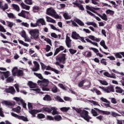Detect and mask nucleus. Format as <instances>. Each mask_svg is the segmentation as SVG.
Here are the masks:
<instances>
[{
	"label": "nucleus",
	"instance_id": "obj_44",
	"mask_svg": "<svg viewBox=\"0 0 124 124\" xmlns=\"http://www.w3.org/2000/svg\"><path fill=\"white\" fill-rule=\"evenodd\" d=\"M30 26H31V28H36V27L39 26L38 23L37 22V20H36V22L35 23L31 22L30 24Z\"/></svg>",
	"mask_w": 124,
	"mask_h": 124
},
{
	"label": "nucleus",
	"instance_id": "obj_1",
	"mask_svg": "<svg viewBox=\"0 0 124 124\" xmlns=\"http://www.w3.org/2000/svg\"><path fill=\"white\" fill-rule=\"evenodd\" d=\"M34 75H35V76L38 77L39 79L42 80H38L37 81V83L39 85V86H40L43 91H45L46 92L50 91V89L47 88V86H48V84H49V81L48 79L45 78L43 79V77L42 76V75H41V74L34 73Z\"/></svg>",
	"mask_w": 124,
	"mask_h": 124
},
{
	"label": "nucleus",
	"instance_id": "obj_40",
	"mask_svg": "<svg viewBox=\"0 0 124 124\" xmlns=\"http://www.w3.org/2000/svg\"><path fill=\"white\" fill-rule=\"evenodd\" d=\"M18 42L20 43V44H22V45H23V46H25V47H29V46H30V45L25 43L24 41L21 40H18Z\"/></svg>",
	"mask_w": 124,
	"mask_h": 124
},
{
	"label": "nucleus",
	"instance_id": "obj_16",
	"mask_svg": "<svg viewBox=\"0 0 124 124\" xmlns=\"http://www.w3.org/2000/svg\"><path fill=\"white\" fill-rule=\"evenodd\" d=\"M5 92L8 93L14 94V93H15V89H14V87L11 86L8 89H6Z\"/></svg>",
	"mask_w": 124,
	"mask_h": 124
},
{
	"label": "nucleus",
	"instance_id": "obj_26",
	"mask_svg": "<svg viewBox=\"0 0 124 124\" xmlns=\"http://www.w3.org/2000/svg\"><path fill=\"white\" fill-rule=\"evenodd\" d=\"M96 110H98V112L99 113H102V114H103V115H110L111 114V112L110 111H104V110H100L98 108H95Z\"/></svg>",
	"mask_w": 124,
	"mask_h": 124
},
{
	"label": "nucleus",
	"instance_id": "obj_37",
	"mask_svg": "<svg viewBox=\"0 0 124 124\" xmlns=\"http://www.w3.org/2000/svg\"><path fill=\"white\" fill-rule=\"evenodd\" d=\"M62 112H67L68 110H70V107H62L60 108Z\"/></svg>",
	"mask_w": 124,
	"mask_h": 124
},
{
	"label": "nucleus",
	"instance_id": "obj_47",
	"mask_svg": "<svg viewBox=\"0 0 124 124\" xmlns=\"http://www.w3.org/2000/svg\"><path fill=\"white\" fill-rule=\"evenodd\" d=\"M37 118L38 119H44V118H45V115L42 113H39L37 114Z\"/></svg>",
	"mask_w": 124,
	"mask_h": 124
},
{
	"label": "nucleus",
	"instance_id": "obj_59",
	"mask_svg": "<svg viewBox=\"0 0 124 124\" xmlns=\"http://www.w3.org/2000/svg\"><path fill=\"white\" fill-rule=\"evenodd\" d=\"M24 38L25 39V42H31V39H30V37H29L28 36H26L24 37Z\"/></svg>",
	"mask_w": 124,
	"mask_h": 124
},
{
	"label": "nucleus",
	"instance_id": "obj_36",
	"mask_svg": "<svg viewBox=\"0 0 124 124\" xmlns=\"http://www.w3.org/2000/svg\"><path fill=\"white\" fill-rule=\"evenodd\" d=\"M13 110H14V112H16V113H20L21 112V107L18 106L17 107L13 108Z\"/></svg>",
	"mask_w": 124,
	"mask_h": 124
},
{
	"label": "nucleus",
	"instance_id": "obj_27",
	"mask_svg": "<svg viewBox=\"0 0 124 124\" xmlns=\"http://www.w3.org/2000/svg\"><path fill=\"white\" fill-rule=\"evenodd\" d=\"M20 5L23 9H25L26 10H30V8H31V6L25 4L24 3H21Z\"/></svg>",
	"mask_w": 124,
	"mask_h": 124
},
{
	"label": "nucleus",
	"instance_id": "obj_4",
	"mask_svg": "<svg viewBox=\"0 0 124 124\" xmlns=\"http://www.w3.org/2000/svg\"><path fill=\"white\" fill-rule=\"evenodd\" d=\"M46 14L47 15H49V16H51V17H53L55 19H61L62 16H59L55 11V10L53 9V8H49L46 10Z\"/></svg>",
	"mask_w": 124,
	"mask_h": 124
},
{
	"label": "nucleus",
	"instance_id": "obj_12",
	"mask_svg": "<svg viewBox=\"0 0 124 124\" xmlns=\"http://www.w3.org/2000/svg\"><path fill=\"white\" fill-rule=\"evenodd\" d=\"M9 76V72H2L0 73V78L2 80H4V78H8Z\"/></svg>",
	"mask_w": 124,
	"mask_h": 124
},
{
	"label": "nucleus",
	"instance_id": "obj_41",
	"mask_svg": "<svg viewBox=\"0 0 124 124\" xmlns=\"http://www.w3.org/2000/svg\"><path fill=\"white\" fill-rule=\"evenodd\" d=\"M100 44L102 47H103L104 48H105L106 50H107L108 49V47L107 46H106V45H105V42L104 41H102L100 43Z\"/></svg>",
	"mask_w": 124,
	"mask_h": 124
},
{
	"label": "nucleus",
	"instance_id": "obj_63",
	"mask_svg": "<svg viewBox=\"0 0 124 124\" xmlns=\"http://www.w3.org/2000/svg\"><path fill=\"white\" fill-rule=\"evenodd\" d=\"M116 28L117 30H122L123 25L120 24H118L116 25Z\"/></svg>",
	"mask_w": 124,
	"mask_h": 124
},
{
	"label": "nucleus",
	"instance_id": "obj_49",
	"mask_svg": "<svg viewBox=\"0 0 124 124\" xmlns=\"http://www.w3.org/2000/svg\"><path fill=\"white\" fill-rule=\"evenodd\" d=\"M100 100H101V101H102V102H104L105 103H106V102L109 103V100H108L107 99H106L103 97H101L100 98Z\"/></svg>",
	"mask_w": 124,
	"mask_h": 124
},
{
	"label": "nucleus",
	"instance_id": "obj_13",
	"mask_svg": "<svg viewBox=\"0 0 124 124\" xmlns=\"http://www.w3.org/2000/svg\"><path fill=\"white\" fill-rule=\"evenodd\" d=\"M13 99L15 100L18 105H22V103H24V100L20 97H15Z\"/></svg>",
	"mask_w": 124,
	"mask_h": 124
},
{
	"label": "nucleus",
	"instance_id": "obj_25",
	"mask_svg": "<svg viewBox=\"0 0 124 124\" xmlns=\"http://www.w3.org/2000/svg\"><path fill=\"white\" fill-rule=\"evenodd\" d=\"M89 10H88L87 11V12L88 13V14H89V15H91V16H93V17H94V18H95V19H96V20H97V21H101V19H100V18H99L98 16H95V15H94V14H93V13L91 12Z\"/></svg>",
	"mask_w": 124,
	"mask_h": 124
},
{
	"label": "nucleus",
	"instance_id": "obj_38",
	"mask_svg": "<svg viewBox=\"0 0 124 124\" xmlns=\"http://www.w3.org/2000/svg\"><path fill=\"white\" fill-rule=\"evenodd\" d=\"M18 15L20 17H23V18H26V14L24 10H22L20 13L18 14Z\"/></svg>",
	"mask_w": 124,
	"mask_h": 124
},
{
	"label": "nucleus",
	"instance_id": "obj_30",
	"mask_svg": "<svg viewBox=\"0 0 124 124\" xmlns=\"http://www.w3.org/2000/svg\"><path fill=\"white\" fill-rule=\"evenodd\" d=\"M74 21L75 22H76V23H77L78 25H79V26H84V25L82 21L77 18H75Z\"/></svg>",
	"mask_w": 124,
	"mask_h": 124
},
{
	"label": "nucleus",
	"instance_id": "obj_19",
	"mask_svg": "<svg viewBox=\"0 0 124 124\" xmlns=\"http://www.w3.org/2000/svg\"><path fill=\"white\" fill-rule=\"evenodd\" d=\"M12 72L13 76H16V75H17L18 72H21V74H22V71H21V70H18V68L16 67H15L13 69Z\"/></svg>",
	"mask_w": 124,
	"mask_h": 124
},
{
	"label": "nucleus",
	"instance_id": "obj_33",
	"mask_svg": "<svg viewBox=\"0 0 124 124\" xmlns=\"http://www.w3.org/2000/svg\"><path fill=\"white\" fill-rule=\"evenodd\" d=\"M82 54L83 56H85L87 58H91L92 57V52H91L90 51H88L87 54V52H83Z\"/></svg>",
	"mask_w": 124,
	"mask_h": 124
},
{
	"label": "nucleus",
	"instance_id": "obj_6",
	"mask_svg": "<svg viewBox=\"0 0 124 124\" xmlns=\"http://www.w3.org/2000/svg\"><path fill=\"white\" fill-rule=\"evenodd\" d=\"M28 86H29L30 88L31 89L32 91H35L36 93H42L40 92V89L36 88V87H37V85L36 83H34L32 82V81H29L28 83Z\"/></svg>",
	"mask_w": 124,
	"mask_h": 124
},
{
	"label": "nucleus",
	"instance_id": "obj_58",
	"mask_svg": "<svg viewBox=\"0 0 124 124\" xmlns=\"http://www.w3.org/2000/svg\"><path fill=\"white\" fill-rule=\"evenodd\" d=\"M0 31H1V32H6V30L4 29L3 26L0 25Z\"/></svg>",
	"mask_w": 124,
	"mask_h": 124
},
{
	"label": "nucleus",
	"instance_id": "obj_24",
	"mask_svg": "<svg viewBox=\"0 0 124 124\" xmlns=\"http://www.w3.org/2000/svg\"><path fill=\"white\" fill-rule=\"evenodd\" d=\"M73 4H74V7H76V6H78V7H79L80 10H84V7L81 4L73 2Z\"/></svg>",
	"mask_w": 124,
	"mask_h": 124
},
{
	"label": "nucleus",
	"instance_id": "obj_34",
	"mask_svg": "<svg viewBox=\"0 0 124 124\" xmlns=\"http://www.w3.org/2000/svg\"><path fill=\"white\" fill-rule=\"evenodd\" d=\"M0 8L3 10V11H4L6 10V9H8V4H7V3H5L4 5L2 4V5Z\"/></svg>",
	"mask_w": 124,
	"mask_h": 124
},
{
	"label": "nucleus",
	"instance_id": "obj_46",
	"mask_svg": "<svg viewBox=\"0 0 124 124\" xmlns=\"http://www.w3.org/2000/svg\"><path fill=\"white\" fill-rule=\"evenodd\" d=\"M6 14H7L8 17L10 18V19H14V18H15V16L14 15V14H13V13H6Z\"/></svg>",
	"mask_w": 124,
	"mask_h": 124
},
{
	"label": "nucleus",
	"instance_id": "obj_62",
	"mask_svg": "<svg viewBox=\"0 0 124 124\" xmlns=\"http://www.w3.org/2000/svg\"><path fill=\"white\" fill-rule=\"evenodd\" d=\"M21 35L22 37H23V38L27 36V34L26 33V31H24V30L22 31L21 33Z\"/></svg>",
	"mask_w": 124,
	"mask_h": 124
},
{
	"label": "nucleus",
	"instance_id": "obj_52",
	"mask_svg": "<svg viewBox=\"0 0 124 124\" xmlns=\"http://www.w3.org/2000/svg\"><path fill=\"white\" fill-rule=\"evenodd\" d=\"M99 81L100 82V84H102V85H104L105 86H107L108 85V83H107V81L105 80H99Z\"/></svg>",
	"mask_w": 124,
	"mask_h": 124
},
{
	"label": "nucleus",
	"instance_id": "obj_11",
	"mask_svg": "<svg viewBox=\"0 0 124 124\" xmlns=\"http://www.w3.org/2000/svg\"><path fill=\"white\" fill-rule=\"evenodd\" d=\"M66 56V54H61V56L57 58L56 60H58L60 62H62V63H65Z\"/></svg>",
	"mask_w": 124,
	"mask_h": 124
},
{
	"label": "nucleus",
	"instance_id": "obj_8",
	"mask_svg": "<svg viewBox=\"0 0 124 124\" xmlns=\"http://www.w3.org/2000/svg\"><path fill=\"white\" fill-rule=\"evenodd\" d=\"M46 108H47V109H49L50 111H44V112H47V113H51L53 115H58L60 114V112L58 111V108L54 107H51L50 108H49L46 107Z\"/></svg>",
	"mask_w": 124,
	"mask_h": 124
},
{
	"label": "nucleus",
	"instance_id": "obj_48",
	"mask_svg": "<svg viewBox=\"0 0 124 124\" xmlns=\"http://www.w3.org/2000/svg\"><path fill=\"white\" fill-rule=\"evenodd\" d=\"M7 23L8 27H9V28H12V27H13V26L15 25V23H14L13 22H11L10 21H7Z\"/></svg>",
	"mask_w": 124,
	"mask_h": 124
},
{
	"label": "nucleus",
	"instance_id": "obj_53",
	"mask_svg": "<svg viewBox=\"0 0 124 124\" xmlns=\"http://www.w3.org/2000/svg\"><path fill=\"white\" fill-rule=\"evenodd\" d=\"M93 4H94V5H98L99 2V0H91Z\"/></svg>",
	"mask_w": 124,
	"mask_h": 124
},
{
	"label": "nucleus",
	"instance_id": "obj_42",
	"mask_svg": "<svg viewBox=\"0 0 124 124\" xmlns=\"http://www.w3.org/2000/svg\"><path fill=\"white\" fill-rule=\"evenodd\" d=\"M106 13H107V14H108V15H114L115 12H114L113 11H112L110 9H108L106 11Z\"/></svg>",
	"mask_w": 124,
	"mask_h": 124
},
{
	"label": "nucleus",
	"instance_id": "obj_22",
	"mask_svg": "<svg viewBox=\"0 0 124 124\" xmlns=\"http://www.w3.org/2000/svg\"><path fill=\"white\" fill-rule=\"evenodd\" d=\"M96 108H94V109H91V113L93 114V116L94 117H96L97 116H98L99 113L97 109H95Z\"/></svg>",
	"mask_w": 124,
	"mask_h": 124
},
{
	"label": "nucleus",
	"instance_id": "obj_31",
	"mask_svg": "<svg viewBox=\"0 0 124 124\" xmlns=\"http://www.w3.org/2000/svg\"><path fill=\"white\" fill-rule=\"evenodd\" d=\"M12 6L15 10H16V11L19 12L20 11V7H19V6L17 4H13L12 5Z\"/></svg>",
	"mask_w": 124,
	"mask_h": 124
},
{
	"label": "nucleus",
	"instance_id": "obj_2",
	"mask_svg": "<svg viewBox=\"0 0 124 124\" xmlns=\"http://www.w3.org/2000/svg\"><path fill=\"white\" fill-rule=\"evenodd\" d=\"M86 9H87V10H90V11L93 12V13H95L96 14H97V15H98V16H99L100 17V18H101V19H102V20H104V21H107L108 20V18H107V15H106V14L104 13L102 15H100V14H99L98 13L95 12V11H94V10H97V9H98V8H93V7H90L89 6H86Z\"/></svg>",
	"mask_w": 124,
	"mask_h": 124
},
{
	"label": "nucleus",
	"instance_id": "obj_5",
	"mask_svg": "<svg viewBox=\"0 0 124 124\" xmlns=\"http://www.w3.org/2000/svg\"><path fill=\"white\" fill-rule=\"evenodd\" d=\"M44 111H47L48 112H50L49 109L45 107H43L40 109H31L29 111V112L30 113V114H31L32 117H35L36 114H37V113H40V112H44Z\"/></svg>",
	"mask_w": 124,
	"mask_h": 124
},
{
	"label": "nucleus",
	"instance_id": "obj_20",
	"mask_svg": "<svg viewBox=\"0 0 124 124\" xmlns=\"http://www.w3.org/2000/svg\"><path fill=\"white\" fill-rule=\"evenodd\" d=\"M71 37L74 39H80V36L79 35V34L77 33L76 31H73L72 32Z\"/></svg>",
	"mask_w": 124,
	"mask_h": 124
},
{
	"label": "nucleus",
	"instance_id": "obj_15",
	"mask_svg": "<svg viewBox=\"0 0 124 124\" xmlns=\"http://www.w3.org/2000/svg\"><path fill=\"white\" fill-rule=\"evenodd\" d=\"M34 67L32 68V70L34 72L38 71L39 70V64L36 61L33 62Z\"/></svg>",
	"mask_w": 124,
	"mask_h": 124
},
{
	"label": "nucleus",
	"instance_id": "obj_64",
	"mask_svg": "<svg viewBox=\"0 0 124 124\" xmlns=\"http://www.w3.org/2000/svg\"><path fill=\"white\" fill-rule=\"evenodd\" d=\"M84 83H85V80H82L80 81L78 84V87H79V88L83 87Z\"/></svg>",
	"mask_w": 124,
	"mask_h": 124
},
{
	"label": "nucleus",
	"instance_id": "obj_56",
	"mask_svg": "<svg viewBox=\"0 0 124 124\" xmlns=\"http://www.w3.org/2000/svg\"><path fill=\"white\" fill-rule=\"evenodd\" d=\"M110 104H111V102H110V101H109V102H106V103H105L104 104V106H105V107H108L109 108H112V107H111Z\"/></svg>",
	"mask_w": 124,
	"mask_h": 124
},
{
	"label": "nucleus",
	"instance_id": "obj_35",
	"mask_svg": "<svg viewBox=\"0 0 124 124\" xmlns=\"http://www.w3.org/2000/svg\"><path fill=\"white\" fill-rule=\"evenodd\" d=\"M115 92L117 93H123V89L120 87L117 86L115 87Z\"/></svg>",
	"mask_w": 124,
	"mask_h": 124
},
{
	"label": "nucleus",
	"instance_id": "obj_50",
	"mask_svg": "<svg viewBox=\"0 0 124 124\" xmlns=\"http://www.w3.org/2000/svg\"><path fill=\"white\" fill-rule=\"evenodd\" d=\"M65 7V4H60L59 5L57 6L58 9H62Z\"/></svg>",
	"mask_w": 124,
	"mask_h": 124
},
{
	"label": "nucleus",
	"instance_id": "obj_3",
	"mask_svg": "<svg viewBox=\"0 0 124 124\" xmlns=\"http://www.w3.org/2000/svg\"><path fill=\"white\" fill-rule=\"evenodd\" d=\"M39 30L38 29H32L29 31L31 38L35 40H38L39 39Z\"/></svg>",
	"mask_w": 124,
	"mask_h": 124
},
{
	"label": "nucleus",
	"instance_id": "obj_55",
	"mask_svg": "<svg viewBox=\"0 0 124 124\" xmlns=\"http://www.w3.org/2000/svg\"><path fill=\"white\" fill-rule=\"evenodd\" d=\"M69 51L70 54H71L72 55H74V54H75L77 52V50L73 49L72 48L69 49Z\"/></svg>",
	"mask_w": 124,
	"mask_h": 124
},
{
	"label": "nucleus",
	"instance_id": "obj_21",
	"mask_svg": "<svg viewBox=\"0 0 124 124\" xmlns=\"http://www.w3.org/2000/svg\"><path fill=\"white\" fill-rule=\"evenodd\" d=\"M37 23L38 24H41L42 26H45L46 25V22H45V20L43 18H39L37 20Z\"/></svg>",
	"mask_w": 124,
	"mask_h": 124
},
{
	"label": "nucleus",
	"instance_id": "obj_28",
	"mask_svg": "<svg viewBox=\"0 0 124 124\" xmlns=\"http://www.w3.org/2000/svg\"><path fill=\"white\" fill-rule=\"evenodd\" d=\"M46 21L48 22L49 23H53V24H55L56 20L52 19V18L49 16H46Z\"/></svg>",
	"mask_w": 124,
	"mask_h": 124
},
{
	"label": "nucleus",
	"instance_id": "obj_18",
	"mask_svg": "<svg viewBox=\"0 0 124 124\" xmlns=\"http://www.w3.org/2000/svg\"><path fill=\"white\" fill-rule=\"evenodd\" d=\"M64 50V47L62 46H60L59 47L57 48L55 50L54 56L58 55L61 51H63Z\"/></svg>",
	"mask_w": 124,
	"mask_h": 124
},
{
	"label": "nucleus",
	"instance_id": "obj_14",
	"mask_svg": "<svg viewBox=\"0 0 124 124\" xmlns=\"http://www.w3.org/2000/svg\"><path fill=\"white\" fill-rule=\"evenodd\" d=\"M103 75L107 77H108V78H112L113 79H116V78H117L116 75L113 73L110 74L109 73L106 72V71H105V72L103 73Z\"/></svg>",
	"mask_w": 124,
	"mask_h": 124
},
{
	"label": "nucleus",
	"instance_id": "obj_29",
	"mask_svg": "<svg viewBox=\"0 0 124 124\" xmlns=\"http://www.w3.org/2000/svg\"><path fill=\"white\" fill-rule=\"evenodd\" d=\"M86 25L87 26H93L94 28H97V25H96V23H95L94 22H87L86 23Z\"/></svg>",
	"mask_w": 124,
	"mask_h": 124
},
{
	"label": "nucleus",
	"instance_id": "obj_43",
	"mask_svg": "<svg viewBox=\"0 0 124 124\" xmlns=\"http://www.w3.org/2000/svg\"><path fill=\"white\" fill-rule=\"evenodd\" d=\"M89 102H90V103H92V104H93L95 106H99V107H100V105L98 104V102L94 101L93 100H89Z\"/></svg>",
	"mask_w": 124,
	"mask_h": 124
},
{
	"label": "nucleus",
	"instance_id": "obj_61",
	"mask_svg": "<svg viewBox=\"0 0 124 124\" xmlns=\"http://www.w3.org/2000/svg\"><path fill=\"white\" fill-rule=\"evenodd\" d=\"M52 92L53 93H56L58 92V88L56 86H54L52 88Z\"/></svg>",
	"mask_w": 124,
	"mask_h": 124
},
{
	"label": "nucleus",
	"instance_id": "obj_60",
	"mask_svg": "<svg viewBox=\"0 0 124 124\" xmlns=\"http://www.w3.org/2000/svg\"><path fill=\"white\" fill-rule=\"evenodd\" d=\"M21 25L23 27H25V28H29V27H30V25L27 22L21 23Z\"/></svg>",
	"mask_w": 124,
	"mask_h": 124
},
{
	"label": "nucleus",
	"instance_id": "obj_39",
	"mask_svg": "<svg viewBox=\"0 0 124 124\" xmlns=\"http://www.w3.org/2000/svg\"><path fill=\"white\" fill-rule=\"evenodd\" d=\"M44 100H46V101H50L52 100V98L49 95H46L43 98Z\"/></svg>",
	"mask_w": 124,
	"mask_h": 124
},
{
	"label": "nucleus",
	"instance_id": "obj_17",
	"mask_svg": "<svg viewBox=\"0 0 124 124\" xmlns=\"http://www.w3.org/2000/svg\"><path fill=\"white\" fill-rule=\"evenodd\" d=\"M65 42L68 48L71 47V40L70 39V37H68L67 34H66Z\"/></svg>",
	"mask_w": 124,
	"mask_h": 124
},
{
	"label": "nucleus",
	"instance_id": "obj_45",
	"mask_svg": "<svg viewBox=\"0 0 124 124\" xmlns=\"http://www.w3.org/2000/svg\"><path fill=\"white\" fill-rule=\"evenodd\" d=\"M54 120L57 122H59V121H61L62 116L61 115H56L54 117Z\"/></svg>",
	"mask_w": 124,
	"mask_h": 124
},
{
	"label": "nucleus",
	"instance_id": "obj_54",
	"mask_svg": "<svg viewBox=\"0 0 124 124\" xmlns=\"http://www.w3.org/2000/svg\"><path fill=\"white\" fill-rule=\"evenodd\" d=\"M25 3L29 5L32 4V0H25Z\"/></svg>",
	"mask_w": 124,
	"mask_h": 124
},
{
	"label": "nucleus",
	"instance_id": "obj_9",
	"mask_svg": "<svg viewBox=\"0 0 124 124\" xmlns=\"http://www.w3.org/2000/svg\"><path fill=\"white\" fill-rule=\"evenodd\" d=\"M99 89H101V90H102V91L105 92V93H109L111 92H114V87H113V86H108L107 88L99 86Z\"/></svg>",
	"mask_w": 124,
	"mask_h": 124
},
{
	"label": "nucleus",
	"instance_id": "obj_57",
	"mask_svg": "<svg viewBox=\"0 0 124 124\" xmlns=\"http://www.w3.org/2000/svg\"><path fill=\"white\" fill-rule=\"evenodd\" d=\"M58 86L60 87L61 89H62V90H64V91H66V88L63 86V84L62 83L58 84Z\"/></svg>",
	"mask_w": 124,
	"mask_h": 124
},
{
	"label": "nucleus",
	"instance_id": "obj_10",
	"mask_svg": "<svg viewBox=\"0 0 124 124\" xmlns=\"http://www.w3.org/2000/svg\"><path fill=\"white\" fill-rule=\"evenodd\" d=\"M11 114L12 117L18 119V120H22V121H24V122H28V118L27 117H25L24 116L18 115L17 114L13 112L11 113Z\"/></svg>",
	"mask_w": 124,
	"mask_h": 124
},
{
	"label": "nucleus",
	"instance_id": "obj_32",
	"mask_svg": "<svg viewBox=\"0 0 124 124\" xmlns=\"http://www.w3.org/2000/svg\"><path fill=\"white\" fill-rule=\"evenodd\" d=\"M63 16L66 20H69V19H71V16L67 13H64Z\"/></svg>",
	"mask_w": 124,
	"mask_h": 124
},
{
	"label": "nucleus",
	"instance_id": "obj_23",
	"mask_svg": "<svg viewBox=\"0 0 124 124\" xmlns=\"http://www.w3.org/2000/svg\"><path fill=\"white\" fill-rule=\"evenodd\" d=\"M1 104L3 105H6L7 106H12L13 105V104L11 103V102L9 101H2L1 102Z\"/></svg>",
	"mask_w": 124,
	"mask_h": 124
},
{
	"label": "nucleus",
	"instance_id": "obj_51",
	"mask_svg": "<svg viewBox=\"0 0 124 124\" xmlns=\"http://www.w3.org/2000/svg\"><path fill=\"white\" fill-rule=\"evenodd\" d=\"M112 71L114 73H116L117 74H119L120 75H122V76H124V73L123 72L120 73L118 71L112 69Z\"/></svg>",
	"mask_w": 124,
	"mask_h": 124
},
{
	"label": "nucleus",
	"instance_id": "obj_7",
	"mask_svg": "<svg viewBox=\"0 0 124 124\" xmlns=\"http://www.w3.org/2000/svg\"><path fill=\"white\" fill-rule=\"evenodd\" d=\"M80 117L83 118L87 122H90V120L92 119L90 116H89V112L85 110H83L81 113H80Z\"/></svg>",
	"mask_w": 124,
	"mask_h": 124
}]
</instances>
